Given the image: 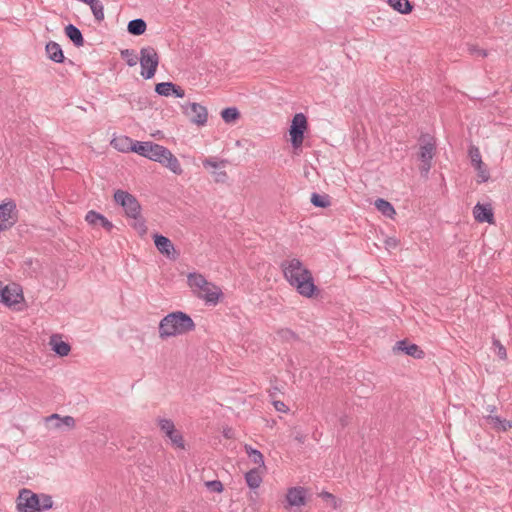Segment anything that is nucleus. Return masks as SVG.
Wrapping results in <instances>:
<instances>
[{
	"label": "nucleus",
	"instance_id": "ea45409f",
	"mask_svg": "<svg viewBox=\"0 0 512 512\" xmlns=\"http://www.w3.org/2000/svg\"><path fill=\"white\" fill-rule=\"evenodd\" d=\"M384 244L387 250H392L399 246L400 241L396 237H388L385 239Z\"/></svg>",
	"mask_w": 512,
	"mask_h": 512
},
{
	"label": "nucleus",
	"instance_id": "2f4dec72",
	"mask_svg": "<svg viewBox=\"0 0 512 512\" xmlns=\"http://www.w3.org/2000/svg\"><path fill=\"white\" fill-rule=\"evenodd\" d=\"M130 219L133 220L131 226L136 230V232L141 236L145 235L147 232V227L145 225V221L141 217V214L136 217H130Z\"/></svg>",
	"mask_w": 512,
	"mask_h": 512
},
{
	"label": "nucleus",
	"instance_id": "4c0bfd02",
	"mask_svg": "<svg viewBox=\"0 0 512 512\" xmlns=\"http://www.w3.org/2000/svg\"><path fill=\"white\" fill-rule=\"evenodd\" d=\"M468 155L471 161V165H474L477 162H480L482 160V155L477 146H470L468 150Z\"/></svg>",
	"mask_w": 512,
	"mask_h": 512
},
{
	"label": "nucleus",
	"instance_id": "b1692460",
	"mask_svg": "<svg viewBox=\"0 0 512 512\" xmlns=\"http://www.w3.org/2000/svg\"><path fill=\"white\" fill-rule=\"evenodd\" d=\"M244 450L250 461L256 465L255 468H262V470H266L264 456L260 451L252 448L250 445L247 444L244 446Z\"/></svg>",
	"mask_w": 512,
	"mask_h": 512
},
{
	"label": "nucleus",
	"instance_id": "f8f14e48",
	"mask_svg": "<svg viewBox=\"0 0 512 512\" xmlns=\"http://www.w3.org/2000/svg\"><path fill=\"white\" fill-rule=\"evenodd\" d=\"M436 143L432 138H425L421 141L419 148L420 165L419 170L423 176H427L431 167L432 159L435 155Z\"/></svg>",
	"mask_w": 512,
	"mask_h": 512
},
{
	"label": "nucleus",
	"instance_id": "a19ab883",
	"mask_svg": "<svg viewBox=\"0 0 512 512\" xmlns=\"http://www.w3.org/2000/svg\"><path fill=\"white\" fill-rule=\"evenodd\" d=\"M273 406L279 412L287 413L289 411L287 405L282 401H274Z\"/></svg>",
	"mask_w": 512,
	"mask_h": 512
},
{
	"label": "nucleus",
	"instance_id": "79ce46f5",
	"mask_svg": "<svg viewBox=\"0 0 512 512\" xmlns=\"http://www.w3.org/2000/svg\"><path fill=\"white\" fill-rule=\"evenodd\" d=\"M172 94H174L178 98H183L185 96V90L180 86H176L174 84V89L172 90Z\"/></svg>",
	"mask_w": 512,
	"mask_h": 512
},
{
	"label": "nucleus",
	"instance_id": "bb28decb",
	"mask_svg": "<svg viewBox=\"0 0 512 512\" xmlns=\"http://www.w3.org/2000/svg\"><path fill=\"white\" fill-rule=\"evenodd\" d=\"M375 207L379 212L390 219H393L396 215V211L392 204L384 199H377L375 201Z\"/></svg>",
	"mask_w": 512,
	"mask_h": 512
},
{
	"label": "nucleus",
	"instance_id": "f704fd0d",
	"mask_svg": "<svg viewBox=\"0 0 512 512\" xmlns=\"http://www.w3.org/2000/svg\"><path fill=\"white\" fill-rule=\"evenodd\" d=\"M490 423L494 428L501 429L503 431L512 428V422L507 420H501L498 417H490Z\"/></svg>",
	"mask_w": 512,
	"mask_h": 512
},
{
	"label": "nucleus",
	"instance_id": "c756f323",
	"mask_svg": "<svg viewBox=\"0 0 512 512\" xmlns=\"http://www.w3.org/2000/svg\"><path fill=\"white\" fill-rule=\"evenodd\" d=\"M147 29L146 22L142 19H135L128 23L127 30L132 35H142Z\"/></svg>",
	"mask_w": 512,
	"mask_h": 512
},
{
	"label": "nucleus",
	"instance_id": "2eb2a0df",
	"mask_svg": "<svg viewBox=\"0 0 512 512\" xmlns=\"http://www.w3.org/2000/svg\"><path fill=\"white\" fill-rule=\"evenodd\" d=\"M44 424L47 430H62L64 427L73 429L76 426V421L72 416H61L54 413L44 418Z\"/></svg>",
	"mask_w": 512,
	"mask_h": 512
},
{
	"label": "nucleus",
	"instance_id": "dca6fc26",
	"mask_svg": "<svg viewBox=\"0 0 512 512\" xmlns=\"http://www.w3.org/2000/svg\"><path fill=\"white\" fill-rule=\"evenodd\" d=\"M393 351L395 353L403 352L415 359H423L425 356L424 351L418 345L410 343L406 340L398 341L395 344Z\"/></svg>",
	"mask_w": 512,
	"mask_h": 512
},
{
	"label": "nucleus",
	"instance_id": "5701e85b",
	"mask_svg": "<svg viewBox=\"0 0 512 512\" xmlns=\"http://www.w3.org/2000/svg\"><path fill=\"white\" fill-rule=\"evenodd\" d=\"M48 58L56 63H62L64 61V53L60 45L54 41H50L45 47Z\"/></svg>",
	"mask_w": 512,
	"mask_h": 512
},
{
	"label": "nucleus",
	"instance_id": "c85d7f7f",
	"mask_svg": "<svg viewBox=\"0 0 512 512\" xmlns=\"http://www.w3.org/2000/svg\"><path fill=\"white\" fill-rule=\"evenodd\" d=\"M240 112L236 107H228L221 111V118L226 124H234L240 119Z\"/></svg>",
	"mask_w": 512,
	"mask_h": 512
},
{
	"label": "nucleus",
	"instance_id": "0eeeda50",
	"mask_svg": "<svg viewBox=\"0 0 512 512\" xmlns=\"http://www.w3.org/2000/svg\"><path fill=\"white\" fill-rule=\"evenodd\" d=\"M148 159L158 162L175 175H181L183 168L177 157L166 147L153 143Z\"/></svg>",
	"mask_w": 512,
	"mask_h": 512
},
{
	"label": "nucleus",
	"instance_id": "4468645a",
	"mask_svg": "<svg viewBox=\"0 0 512 512\" xmlns=\"http://www.w3.org/2000/svg\"><path fill=\"white\" fill-rule=\"evenodd\" d=\"M114 200L123 207L128 218L141 214V206L132 194L123 190H117L114 194Z\"/></svg>",
	"mask_w": 512,
	"mask_h": 512
},
{
	"label": "nucleus",
	"instance_id": "393cba45",
	"mask_svg": "<svg viewBox=\"0 0 512 512\" xmlns=\"http://www.w3.org/2000/svg\"><path fill=\"white\" fill-rule=\"evenodd\" d=\"M389 6L400 14L407 15L413 10L409 0H387Z\"/></svg>",
	"mask_w": 512,
	"mask_h": 512
},
{
	"label": "nucleus",
	"instance_id": "a878e982",
	"mask_svg": "<svg viewBox=\"0 0 512 512\" xmlns=\"http://www.w3.org/2000/svg\"><path fill=\"white\" fill-rule=\"evenodd\" d=\"M477 174V183H485L490 179V171L486 163L483 160L472 165Z\"/></svg>",
	"mask_w": 512,
	"mask_h": 512
},
{
	"label": "nucleus",
	"instance_id": "72a5a7b5",
	"mask_svg": "<svg viewBox=\"0 0 512 512\" xmlns=\"http://www.w3.org/2000/svg\"><path fill=\"white\" fill-rule=\"evenodd\" d=\"M174 89V84L172 82H162L158 83L155 86V91L162 96H170L172 94V90Z\"/></svg>",
	"mask_w": 512,
	"mask_h": 512
},
{
	"label": "nucleus",
	"instance_id": "c9c22d12",
	"mask_svg": "<svg viewBox=\"0 0 512 512\" xmlns=\"http://www.w3.org/2000/svg\"><path fill=\"white\" fill-rule=\"evenodd\" d=\"M121 56H122L123 59L126 60V63L130 67L135 66L137 64L138 60H139V58L137 57V55H135L133 50H129V49L122 50L121 51Z\"/></svg>",
	"mask_w": 512,
	"mask_h": 512
},
{
	"label": "nucleus",
	"instance_id": "e433bc0d",
	"mask_svg": "<svg viewBox=\"0 0 512 512\" xmlns=\"http://www.w3.org/2000/svg\"><path fill=\"white\" fill-rule=\"evenodd\" d=\"M320 497L334 509H337L340 506V501L331 493L322 492Z\"/></svg>",
	"mask_w": 512,
	"mask_h": 512
},
{
	"label": "nucleus",
	"instance_id": "7c9ffc66",
	"mask_svg": "<svg viewBox=\"0 0 512 512\" xmlns=\"http://www.w3.org/2000/svg\"><path fill=\"white\" fill-rule=\"evenodd\" d=\"M153 145V142H139L135 141L133 151L143 157L148 158L150 154L151 147Z\"/></svg>",
	"mask_w": 512,
	"mask_h": 512
},
{
	"label": "nucleus",
	"instance_id": "6e6552de",
	"mask_svg": "<svg viewBox=\"0 0 512 512\" xmlns=\"http://www.w3.org/2000/svg\"><path fill=\"white\" fill-rule=\"evenodd\" d=\"M308 128V119L305 114L296 113L291 120L288 130L289 141L294 150L302 147Z\"/></svg>",
	"mask_w": 512,
	"mask_h": 512
},
{
	"label": "nucleus",
	"instance_id": "4be33fe9",
	"mask_svg": "<svg viewBox=\"0 0 512 512\" xmlns=\"http://www.w3.org/2000/svg\"><path fill=\"white\" fill-rule=\"evenodd\" d=\"M154 243L158 251L168 257L173 255L174 253V246L170 239H168L165 236L162 235H155L154 236Z\"/></svg>",
	"mask_w": 512,
	"mask_h": 512
},
{
	"label": "nucleus",
	"instance_id": "7ed1b4c3",
	"mask_svg": "<svg viewBox=\"0 0 512 512\" xmlns=\"http://www.w3.org/2000/svg\"><path fill=\"white\" fill-rule=\"evenodd\" d=\"M187 285L197 298L207 304L217 305L224 297L221 287L209 281L201 273H189L187 275Z\"/></svg>",
	"mask_w": 512,
	"mask_h": 512
},
{
	"label": "nucleus",
	"instance_id": "1a4fd4ad",
	"mask_svg": "<svg viewBox=\"0 0 512 512\" xmlns=\"http://www.w3.org/2000/svg\"><path fill=\"white\" fill-rule=\"evenodd\" d=\"M308 502L307 490L301 486L287 488L282 506L285 511H300Z\"/></svg>",
	"mask_w": 512,
	"mask_h": 512
},
{
	"label": "nucleus",
	"instance_id": "aec40b11",
	"mask_svg": "<svg viewBox=\"0 0 512 512\" xmlns=\"http://www.w3.org/2000/svg\"><path fill=\"white\" fill-rule=\"evenodd\" d=\"M135 141L128 136L120 135L111 140V146L120 152H132Z\"/></svg>",
	"mask_w": 512,
	"mask_h": 512
},
{
	"label": "nucleus",
	"instance_id": "412c9836",
	"mask_svg": "<svg viewBox=\"0 0 512 512\" xmlns=\"http://www.w3.org/2000/svg\"><path fill=\"white\" fill-rule=\"evenodd\" d=\"M266 470H262V468H253L246 472L245 480L247 485L251 489H257L260 487L262 483V478Z\"/></svg>",
	"mask_w": 512,
	"mask_h": 512
},
{
	"label": "nucleus",
	"instance_id": "6ab92c4d",
	"mask_svg": "<svg viewBox=\"0 0 512 512\" xmlns=\"http://www.w3.org/2000/svg\"><path fill=\"white\" fill-rule=\"evenodd\" d=\"M49 346L60 357L67 356L70 351V345L62 339L59 334H53L49 339Z\"/></svg>",
	"mask_w": 512,
	"mask_h": 512
},
{
	"label": "nucleus",
	"instance_id": "20e7f679",
	"mask_svg": "<svg viewBox=\"0 0 512 512\" xmlns=\"http://www.w3.org/2000/svg\"><path fill=\"white\" fill-rule=\"evenodd\" d=\"M0 304L13 312H22L27 308L23 287L16 282L0 280Z\"/></svg>",
	"mask_w": 512,
	"mask_h": 512
},
{
	"label": "nucleus",
	"instance_id": "37998d69",
	"mask_svg": "<svg viewBox=\"0 0 512 512\" xmlns=\"http://www.w3.org/2000/svg\"><path fill=\"white\" fill-rule=\"evenodd\" d=\"M498 345V356L501 358V359H505L507 357V354H506V349L500 344V343H497Z\"/></svg>",
	"mask_w": 512,
	"mask_h": 512
},
{
	"label": "nucleus",
	"instance_id": "f03ea898",
	"mask_svg": "<svg viewBox=\"0 0 512 512\" xmlns=\"http://www.w3.org/2000/svg\"><path fill=\"white\" fill-rule=\"evenodd\" d=\"M195 329L192 318L182 312L175 311L167 314L159 323L158 333L163 340L185 335Z\"/></svg>",
	"mask_w": 512,
	"mask_h": 512
},
{
	"label": "nucleus",
	"instance_id": "a211bd4d",
	"mask_svg": "<svg viewBox=\"0 0 512 512\" xmlns=\"http://www.w3.org/2000/svg\"><path fill=\"white\" fill-rule=\"evenodd\" d=\"M85 220L89 225L93 227H103L108 232L113 229L112 222H110L104 215L93 210L86 214Z\"/></svg>",
	"mask_w": 512,
	"mask_h": 512
},
{
	"label": "nucleus",
	"instance_id": "58836bf2",
	"mask_svg": "<svg viewBox=\"0 0 512 512\" xmlns=\"http://www.w3.org/2000/svg\"><path fill=\"white\" fill-rule=\"evenodd\" d=\"M206 486L217 493H222L224 490L223 484L218 480L208 481L206 482Z\"/></svg>",
	"mask_w": 512,
	"mask_h": 512
},
{
	"label": "nucleus",
	"instance_id": "39448f33",
	"mask_svg": "<svg viewBox=\"0 0 512 512\" xmlns=\"http://www.w3.org/2000/svg\"><path fill=\"white\" fill-rule=\"evenodd\" d=\"M52 506L53 501L51 496L46 494H36L26 488L19 491L16 499V508L18 512H43L52 508Z\"/></svg>",
	"mask_w": 512,
	"mask_h": 512
},
{
	"label": "nucleus",
	"instance_id": "473e14b6",
	"mask_svg": "<svg viewBox=\"0 0 512 512\" xmlns=\"http://www.w3.org/2000/svg\"><path fill=\"white\" fill-rule=\"evenodd\" d=\"M311 202L316 207H322L326 208L330 205V199L327 195H320L317 193H314L311 195Z\"/></svg>",
	"mask_w": 512,
	"mask_h": 512
},
{
	"label": "nucleus",
	"instance_id": "9b49d317",
	"mask_svg": "<svg viewBox=\"0 0 512 512\" xmlns=\"http://www.w3.org/2000/svg\"><path fill=\"white\" fill-rule=\"evenodd\" d=\"M202 164L215 183L224 184L228 181L229 176L226 171L227 160L218 159L216 157H206L203 159Z\"/></svg>",
	"mask_w": 512,
	"mask_h": 512
},
{
	"label": "nucleus",
	"instance_id": "423d86ee",
	"mask_svg": "<svg viewBox=\"0 0 512 512\" xmlns=\"http://www.w3.org/2000/svg\"><path fill=\"white\" fill-rule=\"evenodd\" d=\"M155 425L161 437L173 449L181 451L187 449V443L183 432L176 426L175 422L171 418L158 416L155 418Z\"/></svg>",
	"mask_w": 512,
	"mask_h": 512
},
{
	"label": "nucleus",
	"instance_id": "ddd939ff",
	"mask_svg": "<svg viewBox=\"0 0 512 512\" xmlns=\"http://www.w3.org/2000/svg\"><path fill=\"white\" fill-rule=\"evenodd\" d=\"M183 114L190 120L191 123L198 127H203L208 122V110L205 106L196 103H186L181 106Z\"/></svg>",
	"mask_w": 512,
	"mask_h": 512
},
{
	"label": "nucleus",
	"instance_id": "f257e3e1",
	"mask_svg": "<svg viewBox=\"0 0 512 512\" xmlns=\"http://www.w3.org/2000/svg\"><path fill=\"white\" fill-rule=\"evenodd\" d=\"M285 280L299 295L305 298L316 297L319 290L312 272L298 258H289L281 263Z\"/></svg>",
	"mask_w": 512,
	"mask_h": 512
},
{
	"label": "nucleus",
	"instance_id": "f3484780",
	"mask_svg": "<svg viewBox=\"0 0 512 512\" xmlns=\"http://www.w3.org/2000/svg\"><path fill=\"white\" fill-rule=\"evenodd\" d=\"M473 216L479 223L487 222L489 224H494V215L489 204L477 203L473 208Z\"/></svg>",
	"mask_w": 512,
	"mask_h": 512
},
{
	"label": "nucleus",
	"instance_id": "9d476101",
	"mask_svg": "<svg viewBox=\"0 0 512 512\" xmlns=\"http://www.w3.org/2000/svg\"><path fill=\"white\" fill-rule=\"evenodd\" d=\"M138 61L141 65V76L144 79L153 78L159 65V55L157 51L151 46L141 48Z\"/></svg>",
	"mask_w": 512,
	"mask_h": 512
},
{
	"label": "nucleus",
	"instance_id": "cd10ccee",
	"mask_svg": "<svg viewBox=\"0 0 512 512\" xmlns=\"http://www.w3.org/2000/svg\"><path fill=\"white\" fill-rule=\"evenodd\" d=\"M66 36L76 45L82 46L84 43L83 36L80 30L72 24L65 27Z\"/></svg>",
	"mask_w": 512,
	"mask_h": 512
}]
</instances>
